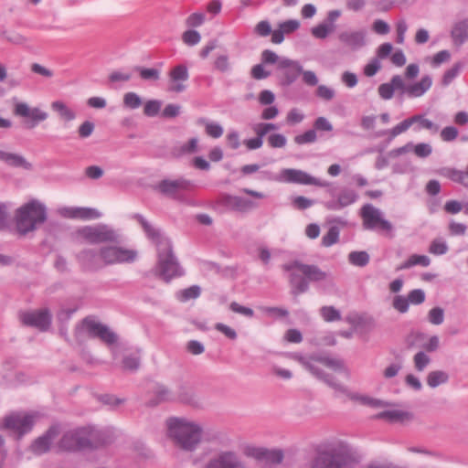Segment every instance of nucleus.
Wrapping results in <instances>:
<instances>
[{
  "label": "nucleus",
  "instance_id": "nucleus-1",
  "mask_svg": "<svg viewBox=\"0 0 468 468\" xmlns=\"http://www.w3.org/2000/svg\"><path fill=\"white\" fill-rule=\"evenodd\" d=\"M282 270L289 273V282L292 286V293L294 295L307 292L309 282H325L328 285L334 284L329 274L316 265L303 264L300 261H292L283 264Z\"/></svg>",
  "mask_w": 468,
  "mask_h": 468
},
{
  "label": "nucleus",
  "instance_id": "nucleus-2",
  "mask_svg": "<svg viewBox=\"0 0 468 468\" xmlns=\"http://www.w3.org/2000/svg\"><path fill=\"white\" fill-rule=\"evenodd\" d=\"M166 426L175 444L184 451L194 452L201 442L203 429L196 421L173 417L166 420Z\"/></svg>",
  "mask_w": 468,
  "mask_h": 468
},
{
  "label": "nucleus",
  "instance_id": "nucleus-3",
  "mask_svg": "<svg viewBox=\"0 0 468 468\" xmlns=\"http://www.w3.org/2000/svg\"><path fill=\"white\" fill-rule=\"evenodd\" d=\"M356 460L350 447L340 441L330 443L304 468H352Z\"/></svg>",
  "mask_w": 468,
  "mask_h": 468
},
{
  "label": "nucleus",
  "instance_id": "nucleus-4",
  "mask_svg": "<svg viewBox=\"0 0 468 468\" xmlns=\"http://www.w3.org/2000/svg\"><path fill=\"white\" fill-rule=\"evenodd\" d=\"M319 365L324 366L333 369L335 372H344L346 375H349L348 369L345 366V363L342 359L337 357H333L329 356H319L316 357L311 358L309 361L304 363L305 367L318 379L324 381L327 386L332 388L334 390L339 393H346L347 388L336 378L325 373Z\"/></svg>",
  "mask_w": 468,
  "mask_h": 468
},
{
  "label": "nucleus",
  "instance_id": "nucleus-5",
  "mask_svg": "<svg viewBox=\"0 0 468 468\" xmlns=\"http://www.w3.org/2000/svg\"><path fill=\"white\" fill-rule=\"evenodd\" d=\"M46 219V206L37 200H32L16 210V229L20 234L26 235L35 230L39 225L43 224Z\"/></svg>",
  "mask_w": 468,
  "mask_h": 468
},
{
  "label": "nucleus",
  "instance_id": "nucleus-6",
  "mask_svg": "<svg viewBox=\"0 0 468 468\" xmlns=\"http://www.w3.org/2000/svg\"><path fill=\"white\" fill-rule=\"evenodd\" d=\"M35 424V415L24 411H15L3 418L0 429L6 431L16 440L28 433Z\"/></svg>",
  "mask_w": 468,
  "mask_h": 468
},
{
  "label": "nucleus",
  "instance_id": "nucleus-7",
  "mask_svg": "<svg viewBox=\"0 0 468 468\" xmlns=\"http://www.w3.org/2000/svg\"><path fill=\"white\" fill-rule=\"evenodd\" d=\"M157 253L158 262L156 271L165 282H169L172 279L184 274L183 269L173 253L172 244L169 245L167 250H157Z\"/></svg>",
  "mask_w": 468,
  "mask_h": 468
},
{
  "label": "nucleus",
  "instance_id": "nucleus-8",
  "mask_svg": "<svg viewBox=\"0 0 468 468\" xmlns=\"http://www.w3.org/2000/svg\"><path fill=\"white\" fill-rule=\"evenodd\" d=\"M360 216L365 229L391 231L393 229L392 224L384 218L382 211L372 204L364 205L361 207Z\"/></svg>",
  "mask_w": 468,
  "mask_h": 468
},
{
  "label": "nucleus",
  "instance_id": "nucleus-9",
  "mask_svg": "<svg viewBox=\"0 0 468 468\" xmlns=\"http://www.w3.org/2000/svg\"><path fill=\"white\" fill-rule=\"evenodd\" d=\"M245 456L253 458L258 462L264 463L268 467L280 464L283 460V452L278 449H266L254 445H245L242 449Z\"/></svg>",
  "mask_w": 468,
  "mask_h": 468
},
{
  "label": "nucleus",
  "instance_id": "nucleus-10",
  "mask_svg": "<svg viewBox=\"0 0 468 468\" xmlns=\"http://www.w3.org/2000/svg\"><path fill=\"white\" fill-rule=\"evenodd\" d=\"M86 427L66 431L58 441V447L62 452H78L87 449Z\"/></svg>",
  "mask_w": 468,
  "mask_h": 468
},
{
  "label": "nucleus",
  "instance_id": "nucleus-11",
  "mask_svg": "<svg viewBox=\"0 0 468 468\" xmlns=\"http://www.w3.org/2000/svg\"><path fill=\"white\" fill-rule=\"evenodd\" d=\"M201 468H248L234 451H220L210 457Z\"/></svg>",
  "mask_w": 468,
  "mask_h": 468
},
{
  "label": "nucleus",
  "instance_id": "nucleus-12",
  "mask_svg": "<svg viewBox=\"0 0 468 468\" xmlns=\"http://www.w3.org/2000/svg\"><path fill=\"white\" fill-rule=\"evenodd\" d=\"M193 187V182L184 177L164 179L156 186L160 193L177 200H181L182 195L190 191Z\"/></svg>",
  "mask_w": 468,
  "mask_h": 468
},
{
  "label": "nucleus",
  "instance_id": "nucleus-13",
  "mask_svg": "<svg viewBox=\"0 0 468 468\" xmlns=\"http://www.w3.org/2000/svg\"><path fill=\"white\" fill-rule=\"evenodd\" d=\"M136 250L117 246L103 247L101 249V258L104 265L129 263L135 261Z\"/></svg>",
  "mask_w": 468,
  "mask_h": 468
},
{
  "label": "nucleus",
  "instance_id": "nucleus-14",
  "mask_svg": "<svg viewBox=\"0 0 468 468\" xmlns=\"http://www.w3.org/2000/svg\"><path fill=\"white\" fill-rule=\"evenodd\" d=\"M83 238L90 243L99 244L103 242L117 241V232L108 225H97L94 227H86L80 230Z\"/></svg>",
  "mask_w": 468,
  "mask_h": 468
},
{
  "label": "nucleus",
  "instance_id": "nucleus-15",
  "mask_svg": "<svg viewBox=\"0 0 468 468\" xmlns=\"http://www.w3.org/2000/svg\"><path fill=\"white\" fill-rule=\"evenodd\" d=\"M14 114L16 116L26 119V127L34 129L40 122L46 121L48 117V112L38 107L31 108L26 102H17L14 108Z\"/></svg>",
  "mask_w": 468,
  "mask_h": 468
},
{
  "label": "nucleus",
  "instance_id": "nucleus-16",
  "mask_svg": "<svg viewBox=\"0 0 468 468\" xmlns=\"http://www.w3.org/2000/svg\"><path fill=\"white\" fill-rule=\"evenodd\" d=\"M282 183L317 186H327L326 182H323L310 174L295 168L282 169Z\"/></svg>",
  "mask_w": 468,
  "mask_h": 468
},
{
  "label": "nucleus",
  "instance_id": "nucleus-17",
  "mask_svg": "<svg viewBox=\"0 0 468 468\" xmlns=\"http://www.w3.org/2000/svg\"><path fill=\"white\" fill-rule=\"evenodd\" d=\"M20 320L25 325L35 327L44 332L50 327L52 315L48 309H39L22 313Z\"/></svg>",
  "mask_w": 468,
  "mask_h": 468
},
{
  "label": "nucleus",
  "instance_id": "nucleus-18",
  "mask_svg": "<svg viewBox=\"0 0 468 468\" xmlns=\"http://www.w3.org/2000/svg\"><path fill=\"white\" fill-rule=\"evenodd\" d=\"M432 86V78L424 75L418 81L406 83L402 78L401 98L415 99L422 97Z\"/></svg>",
  "mask_w": 468,
  "mask_h": 468
},
{
  "label": "nucleus",
  "instance_id": "nucleus-19",
  "mask_svg": "<svg viewBox=\"0 0 468 468\" xmlns=\"http://www.w3.org/2000/svg\"><path fill=\"white\" fill-rule=\"evenodd\" d=\"M87 449H96L112 443L114 440L112 429L86 427Z\"/></svg>",
  "mask_w": 468,
  "mask_h": 468
},
{
  "label": "nucleus",
  "instance_id": "nucleus-20",
  "mask_svg": "<svg viewBox=\"0 0 468 468\" xmlns=\"http://www.w3.org/2000/svg\"><path fill=\"white\" fill-rule=\"evenodd\" d=\"M133 218L141 224L144 233L156 245L157 250L169 249L171 241L158 229L148 222L143 215L134 214Z\"/></svg>",
  "mask_w": 468,
  "mask_h": 468
},
{
  "label": "nucleus",
  "instance_id": "nucleus-21",
  "mask_svg": "<svg viewBox=\"0 0 468 468\" xmlns=\"http://www.w3.org/2000/svg\"><path fill=\"white\" fill-rule=\"evenodd\" d=\"M339 41L351 50H358L367 45V32L364 29H347L338 34Z\"/></svg>",
  "mask_w": 468,
  "mask_h": 468
},
{
  "label": "nucleus",
  "instance_id": "nucleus-22",
  "mask_svg": "<svg viewBox=\"0 0 468 468\" xmlns=\"http://www.w3.org/2000/svg\"><path fill=\"white\" fill-rule=\"evenodd\" d=\"M83 324L91 336L99 337L110 346L116 343L117 335L112 332L107 325L91 319H84Z\"/></svg>",
  "mask_w": 468,
  "mask_h": 468
},
{
  "label": "nucleus",
  "instance_id": "nucleus-23",
  "mask_svg": "<svg viewBox=\"0 0 468 468\" xmlns=\"http://www.w3.org/2000/svg\"><path fill=\"white\" fill-rule=\"evenodd\" d=\"M169 80L171 81V85L168 88L169 91L180 93L186 90V85L184 84L189 78L188 69L184 64H179L175 66L169 72Z\"/></svg>",
  "mask_w": 468,
  "mask_h": 468
},
{
  "label": "nucleus",
  "instance_id": "nucleus-24",
  "mask_svg": "<svg viewBox=\"0 0 468 468\" xmlns=\"http://www.w3.org/2000/svg\"><path fill=\"white\" fill-rule=\"evenodd\" d=\"M222 204L227 208L240 213L249 212L250 210H252L259 207V204L255 201H252L242 197L232 195L224 196L222 198Z\"/></svg>",
  "mask_w": 468,
  "mask_h": 468
},
{
  "label": "nucleus",
  "instance_id": "nucleus-25",
  "mask_svg": "<svg viewBox=\"0 0 468 468\" xmlns=\"http://www.w3.org/2000/svg\"><path fill=\"white\" fill-rule=\"evenodd\" d=\"M58 213L68 218L94 219L101 217V213L90 207H63L58 208Z\"/></svg>",
  "mask_w": 468,
  "mask_h": 468
},
{
  "label": "nucleus",
  "instance_id": "nucleus-26",
  "mask_svg": "<svg viewBox=\"0 0 468 468\" xmlns=\"http://www.w3.org/2000/svg\"><path fill=\"white\" fill-rule=\"evenodd\" d=\"M279 70L282 71L283 83L285 85L292 84L302 73V66L297 60L288 58H282Z\"/></svg>",
  "mask_w": 468,
  "mask_h": 468
},
{
  "label": "nucleus",
  "instance_id": "nucleus-27",
  "mask_svg": "<svg viewBox=\"0 0 468 468\" xmlns=\"http://www.w3.org/2000/svg\"><path fill=\"white\" fill-rule=\"evenodd\" d=\"M77 259L81 267L87 271H97L104 265L101 258V250L97 252L94 250H83L77 255Z\"/></svg>",
  "mask_w": 468,
  "mask_h": 468
},
{
  "label": "nucleus",
  "instance_id": "nucleus-28",
  "mask_svg": "<svg viewBox=\"0 0 468 468\" xmlns=\"http://www.w3.org/2000/svg\"><path fill=\"white\" fill-rule=\"evenodd\" d=\"M58 434V428L56 426L50 427L46 433L33 441L31 444L32 452L37 455L47 452L50 449V445Z\"/></svg>",
  "mask_w": 468,
  "mask_h": 468
},
{
  "label": "nucleus",
  "instance_id": "nucleus-29",
  "mask_svg": "<svg viewBox=\"0 0 468 468\" xmlns=\"http://www.w3.org/2000/svg\"><path fill=\"white\" fill-rule=\"evenodd\" d=\"M358 198L355 190L344 189L340 192L336 199H332L324 203V207L330 210H340L347 206L354 204Z\"/></svg>",
  "mask_w": 468,
  "mask_h": 468
},
{
  "label": "nucleus",
  "instance_id": "nucleus-30",
  "mask_svg": "<svg viewBox=\"0 0 468 468\" xmlns=\"http://www.w3.org/2000/svg\"><path fill=\"white\" fill-rule=\"evenodd\" d=\"M401 87L402 76L394 75L390 81L382 83L378 86V95L381 99L388 101L393 98L395 91H398L399 96L401 97Z\"/></svg>",
  "mask_w": 468,
  "mask_h": 468
},
{
  "label": "nucleus",
  "instance_id": "nucleus-31",
  "mask_svg": "<svg viewBox=\"0 0 468 468\" xmlns=\"http://www.w3.org/2000/svg\"><path fill=\"white\" fill-rule=\"evenodd\" d=\"M451 37L456 46H462L468 40V17L454 23L451 30Z\"/></svg>",
  "mask_w": 468,
  "mask_h": 468
},
{
  "label": "nucleus",
  "instance_id": "nucleus-32",
  "mask_svg": "<svg viewBox=\"0 0 468 468\" xmlns=\"http://www.w3.org/2000/svg\"><path fill=\"white\" fill-rule=\"evenodd\" d=\"M0 161L5 162L7 165L13 167H22L30 170L32 165L26 160L24 156L18 154L7 153L0 150Z\"/></svg>",
  "mask_w": 468,
  "mask_h": 468
},
{
  "label": "nucleus",
  "instance_id": "nucleus-33",
  "mask_svg": "<svg viewBox=\"0 0 468 468\" xmlns=\"http://www.w3.org/2000/svg\"><path fill=\"white\" fill-rule=\"evenodd\" d=\"M197 152H198V139L197 137L189 139L186 143L175 145L171 151L176 158L190 155Z\"/></svg>",
  "mask_w": 468,
  "mask_h": 468
},
{
  "label": "nucleus",
  "instance_id": "nucleus-34",
  "mask_svg": "<svg viewBox=\"0 0 468 468\" xmlns=\"http://www.w3.org/2000/svg\"><path fill=\"white\" fill-rule=\"evenodd\" d=\"M439 175L468 187L467 175L464 174V171L452 167H442L439 170Z\"/></svg>",
  "mask_w": 468,
  "mask_h": 468
},
{
  "label": "nucleus",
  "instance_id": "nucleus-35",
  "mask_svg": "<svg viewBox=\"0 0 468 468\" xmlns=\"http://www.w3.org/2000/svg\"><path fill=\"white\" fill-rule=\"evenodd\" d=\"M412 125L417 124L413 130L420 131L421 129H426L435 133L439 131L440 127L438 124L434 123L432 121L425 118L422 114H415L411 116Z\"/></svg>",
  "mask_w": 468,
  "mask_h": 468
},
{
  "label": "nucleus",
  "instance_id": "nucleus-36",
  "mask_svg": "<svg viewBox=\"0 0 468 468\" xmlns=\"http://www.w3.org/2000/svg\"><path fill=\"white\" fill-rule=\"evenodd\" d=\"M431 264V259L426 255L412 254L407 261L401 263L398 270H407L414 266L420 265L422 267H428Z\"/></svg>",
  "mask_w": 468,
  "mask_h": 468
},
{
  "label": "nucleus",
  "instance_id": "nucleus-37",
  "mask_svg": "<svg viewBox=\"0 0 468 468\" xmlns=\"http://www.w3.org/2000/svg\"><path fill=\"white\" fill-rule=\"evenodd\" d=\"M345 394L347 395L350 398V399L356 401L362 405H367L372 408H380L385 406V403L382 400L366 395L351 393L348 390Z\"/></svg>",
  "mask_w": 468,
  "mask_h": 468
},
{
  "label": "nucleus",
  "instance_id": "nucleus-38",
  "mask_svg": "<svg viewBox=\"0 0 468 468\" xmlns=\"http://www.w3.org/2000/svg\"><path fill=\"white\" fill-rule=\"evenodd\" d=\"M197 123L204 125L206 133L212 138L218 139L223 134V127L218 122L200 118Z\"/></svg>",
  "mask_w": 468,
  "mask_h": 468
},
{
  "label": "nucleus",
  "instance_id": "nucleus-39",
  "mask_svg": "<svg viewBox=\"0 0 468 468\" xmlns=\"http://www.w3.org/2000/svg\"><path fill=\"white\" fill-rule=\"evenodd\" d=\"M200 293V287L198 285H192L188 288L177 291L176 292V298L181 303H186L198 298Z\"/></svg>",
  "mask_w": 468,
  "mask_h": 468
},
{
  "label": "nucleus",
  "instance_id": "nucleus-40",
  "mask_svg": "<svg viewBox=\"0 0 468 468\" xmlns=\"http://www.w3.org/2000/svg\"><path fill=\"white\" fill-rule=\"evenodd\" d=\"M449 380V375L442 370L431 371L427 377V384L434 388L446 383Z\"/></svg>",
  "mask_w": 468,
  "mask_h": 468
},
{
  "label": "nucleus",
  "instance_id": "nucleus-41",
  "mask_svg": "<svg viewBox=\"0 0 468 468\" xmlns=\"http://www.w3.org/2000/svg\"><path fill=\"white\" fill-rule=\"evenodd\" d=\"M51 108L66 121H72L76 118L75 112L61 101H53L51 103Z\"/></svg>",
  "mask_w": 468,
  "mask_h": 468
},
{
  "label": "nucleus",
  "instance_id": "nucleus-42",
  "mask_svg": "<svg viewBox=\"0 0 468 468\" xmlns=\"http://www.w3.org/2000/svg\"><path fill=\"white\" fill-rule=\"evenodd\" d=\"M378 418L387 419L389 421L397 422V421H404L405 420H409L410 418V414L407 411L399 410H386L378 415Z\"/></svg>",
  "mask_w": 468,
  "mask_h": 468
},
{
  "label": "nucleus",
  "instance_id": "nucleus-43",
  "mask_svg": "<svg viewBox=\"0 0 468 468\" xmlns=\"http://www.w3.org/2000/svg\"><path fill=\"white\" fill-rule=\"evenodd\" d=\"M429 252L435 256H441L448 252L449 247L446 240L442 238H436L431 240L429 246Z\"/></svg>",
  "mask_w": 468,
  "mask_h": 468
},
{
  "label": "nucleus",
  "instance_id": "nucleus-44",
  "mask_svg": "<svg viewBox=\"0 0 468 468\" xmlns=\"http://www.w3.org/2000/svg\"><path fill=\"white\" fill-rule=\"evenodd\" d=\"M411 126H412V121H411V117H410V118L403 120L401 122H399V124L394 126L392 129L382 132L380 134L381 135L388 134L390 136V138H395L398 135L408 131Z\"/></svg>",
  "mask_w": 468,
  "mask_h": 468
},
{
  "label": "nucleus",
  "instance_id": "nucleus-45",
  "mask_svg": "<svg viewBox=\"0 0 468 468\" xmlns=\"http://www.w3.org/2000/svg\"><path fill=\"white\" fill-rule=\"evenodd\" d=\"M335 27L329 26L326 22H322L319 25L314 27L311 29L312 35L318 39L326 38L332 32H334Z\"/></svg>",
  "mask_w": 468,
  "mask_h": 468
},
{
  "label": "nucleus",
  "instance_id": "nucleus-46",
  "mask_svg": "<svg viewBox=\"0 0 468 468\" xmlns=\"http://www.w3.org/2000/svg\"><path fill=\"white\" fill-rule=\"evenodd\" d=\"M348 261L352 265L364 267L369 262V255L366 251H352L348 255Z\"/></svg>",
  "mask_w": 468,
  "mask_h": 468
},
{
  "label": "nucleus",
  "instance_id": "nucleus-47",
  "mask_svg": "<svg viewBox=\"0 0 468 468\" xmlns=\"http://www.w3.org/2000/svg\"><path fill=\"white\" fill-rule=\"evenodd\" d=\"M340 230L337 227H331L325 235L322 238V245L324 247H331L339 240Z\"/></svg>",
  "mask_w": 468,
  "mask_h": 468
},
{
  "label": "nucleus",
  "instance_id": "nucleus-48",
  "mask_svg": "<svg viewBox=\"0 0 468 468\" xmlns=\"http://www.w3.org/2000/svg\"><path fill=\"white\" fill-rule=\"evenodd\" d=\"M320 314L325 322L331 323L341 319L340 312L334 306H323Z\"/></svg>",
  "mask_w": 468,
  "mask_h": 468
},
{
  "label": "nucleus",
  "instance_id": "nucleus-49",
  "mask_svg": "<svg viewBox=\"0 0 468 468\" xmlns=\"http://www.w3.org/2000/svg\"><path fill=\"white\" fill-rule=\"evenodd\" d=\"M462 68L463 64L458 62L455 63L451 69L446 70L441 80L442 85H450L452 82V80L460 74Z\"/></svg>",
  "mask_w": 468,
  "mask_h": 468
},
{
  "label": "nucleus",
  "instance_id": "nucleus-50",
  "mask_svg": "<svg viewBox=\"0 0 468 468\" xmlns=\"http://www.w3.org/2000/svg\"><path fill=\"white\" fill-rule=\"evenodd\" d=\"M253 132L257 136L263 139V137L272 130H277L278 126L271 122H259L253 125Z\"/></svg>",
  "mask_w": 468,
  "mask_h": 468
},
{
  "label": "nucleus",
  "instance_id": "nucleus-51",
  "mask_svg": "<svg viewBox=\"0 0 468 468\" xmlns=\"http://www.w3.org/2000/svg\"><path fill=\"white\" fill-rule=\"evenodd\" d=\"M317 139L316 132L314 129H310L301 134H298L294 137V142L297 144H306L314 143Z\"/></svg>",
  "mask_w": 468,
  "mask_h": 468
},
{
  "label": "nucleus",
  "instance_id": "nucleus-52",
  "mask_svg": "<svg viewBox=\"0 0 468 468\" xmlns=\"http://www.w3.org/2000/svg\"><path fill=\"white\" fill-rule=\"evenodd\" d=\"M123 104L125 107L134 110L142 105V99L135 92H127L123 96Z\"/></svg>",
  "mask_w": 468,
  "mask_h": 468
},
{
  "label": "nucleus",
  "instance_id": "nucleus-53",
  "mask_svg": "<svg viewBox=\"0 0 468 468\" xmlns=\"http://www.w3.org/2000/svg\"><path fill=\"white\" fill-rule=\"evenodd\" d=\"M282 58L283 57H279L275 52L270 49H265L261 52L262 64H277V69L280 68Z\"/></svg>",
  "mask_w": 468,
  "mask_h": 468
},
{
  "label": "nucleus",
  "instance_id": "nucleus-54",
  "mask_svg": "<svg viewBox=\"0 0 468 468\" xmlns=\"http://www.w3.org/2000/svg\"><path fill=\"white\" fill-rule=\"evenodd\" d=\"M135 69L139 72L140 77L145 80H157L160 78V71L153 68L136 67Z\"/></svg>",
  "mask_w": 468,
  "mask_h": 468
},
{
  "label": "nucleus",
  "instance_id": "nucleus-55",
  "mask_svg": "<svg viewBox=\"0 0 468 468\" xmlns=\"http://www.w3.org/2000/svg\"><path fill=\"white\" fill-rule=\"evenodd\" d=\"M413 361H414V366H415V368L421 372L423 371L426 367L430 364L431 362V358L429 357L428 355H426L424 352L422 351H420L418 352L414 357H413Z\"/></svg>",
  "mask_w": 468,
  "mask_h": 468
},
{
  "label": "nucleus",
  "instance_id": "nucleus-56",
  "mask_svg": "<svg viewBox=\"0 0 468 468\" xmlns=\"http://www.w3.org/2000/svg\"><path fill=\"white\" fill-rule=\"evenodd\" d=\"M123 368L126 370L134 371L138 369L140 366V356L137 354H131L125 356L122 360Z\"/></svg>",
  "mask_w": 468,
  "mask_h": 468
},
{
  "label": "nucleus",
  "instance_id": "nucleus-57",
  "mask_svg": "<svg viewBox=\"0 0 468 468\" xmlns=\"http://www.w3.org/2000/svg\"><path fill=\"white\" fill-rule=\"evenodd\" d=\"M161 101L158 100H150L145 102L144 113L148 117H154L158 114L161 109Z\"/></svg>",
  "mask_w": 468,
  "mask_h": 468
},
{
  "label": "nucleus",
  "instance_id": "nucleus-58",
  "mask_svg": "<svg viewBox=\"0 0 468 468\" xmlns=\"http://www.w3.org/2000/svg\"><path fill=\"white\" fill-rule=\"evenodd\" d=\"M413 153L420 158H426L432 153V147L428 143H420L413 144Z\"/></svg>",
  "mask_w": 468,
  "mask_h": 468
},
{
  "label": "nucleus",
  "instance_id": "nucleus-59",
  "mask_svg": "<svg viewBox=\"0 0 468 468\" xmlns=\"http://www.w3.org/2000/svg\"><path fill=\"white\" fill-rule=\"evenodd\" d=\"M429 322L432 324L439 325L443 323L444 312L441 307H434L430 310L428 314Z\"/></svg>",
  "mask_w": 468,
  "mask_h": 468
},
{
  "label": "nucleus",
  "instance_id": "nucleus-60",
  "mask_svg": "<svg viewBox=\"0 0 468 468\" xmlns=\"http://www.w3.org/2000/svg\"><path fill=\"white\" fill-rule=\"evenodd\" d=\"M268 144L272 148H282L287 144L286 137L282 133H272L267 138Z\"/></svg>",
  "mask_w": 468,
  "mask_h": 468
},
{
  "label": "nucleus",
  "instance_id": "nucleus-61",
  "mask_svg": "<svg viewBox=\"0 0 468 468\" xmlns=\"http://www.w3.org/2000/svg\"><path fill=\"white\" fill-rule=\"evenodd\" d=\"M393 307L401 314L408 312L410 307V301L408 297L403 295H397L393 299Z\"/></svg>",
  "mask_w": 468,
  "mask_h": 468
},
{
  "label": "nucleus",
  "instance_id": "nucleus-62",
  "mask_svg": "<svg viewBox=\"0 0 468 468\" xmlns=\"http://www.w3.org/2000/svg\"><path fill=\"white\" fill-rule=\"evenodd\" d=\"M292 203L295 208L303 210L314 205L315 201L303 196H298L292 199Z\"/></svg>",
  "mask_w": 468,
  "mask_h": 468
},
{
  "label": "nucleus",
  "instance_id": "nucleus-63",
  "mask_svg": "<svg viewBox=\"0 0 468 468\" xmlns=\"http://www.w3.org/2000/svg\"><path fill=\"white\" fill-rule=\"evenodd\" d=\"M204 22H205V14L202 12L193 13L186 20V24L189 27H200Z\"/></svg>",
  "mask_w": 468,
  "mask_h": 468
},
{
  "label": "nucleus",
  "instance_id": "nucleus-64",
  "mask_svg": "<svg viewBox=\"0 0 468 468\" xmlns=\"http://www.w3.org/2000/svg\"><path fill=\"white\" fill-rule=\"evenodd\" d=\"M458 134L459 132L454 126H446L441 131V138L443 142H452Z\"/></svg>",
  "mask_w": 468,
  "mask_h": 468
}]
</instances>
